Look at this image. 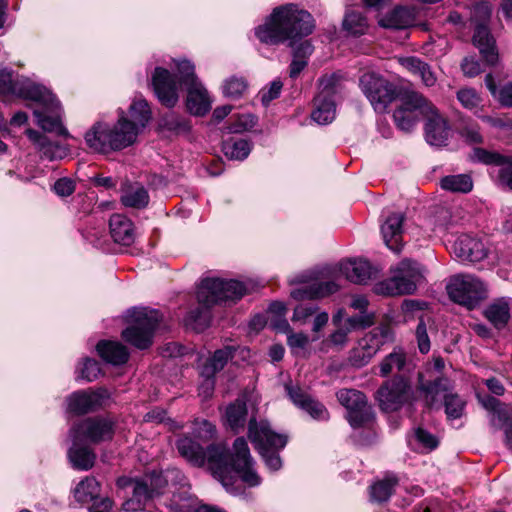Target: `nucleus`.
Masks as SVG:
<instances>
[{"mask_svg":"<svg viewBox=\"0 0 512 512\" xmlns=\"http://www.w3.org/2000/svg\"><path fill=\"white\" fill-rule=\"evenodd\" d=\"M176 447L179 454L192 465L202 467L207 463L214 478L220 481L227 491L233 490L236 475L249 487L261 483L244 437L235 439L231 452L223 444H212L204 449L188 436L179 438Z\"/></svg>","mask_w":512,"mask_h":512,"instance_id":"nucleus-1","label":"nucleus"},{"mask_svg":"<svg viewBox=\"0 0 512 512\" xmlns=\"http://www.w3.org/2000/svg\"><path fill=\"white\" fill-rule=\"evenodd\" d=\"M129 120L120 111L117 123L110 127L106 123H95L86 133L85 141L89 148L99 153H109L132 145L140 132L151 119V110L145 99H135L129 107Z\"/></svg>","mask_w":512,"mask_h":512,"instance_id":"nucleus-2","label":"nucleus"},{"mask_svg":"<svg viewBox=\"0 0 512 512\" xmlns=\"http://www.w3.org/2000/svg\"><path fill=\"white\" fill-rule=\"evenodd\" d=\"M314 29L312 15L294 4H286L273 10L263 25L255 29V36L267 45H279L310 35Z\"/></svg>","mask_w":512,"mask_h":512,"instance_id":"nucleus-3","label":"nucleus"},{"mask_svg":"<svg viewBox=\"0 0 512 512\" xmlns=\"http://www.w3.org/2000/svg\"><path fill=\"white\" fill-rule=\"evenodd\" d=\"M251 288L250 282L221 278L203 279L197 289L199 307L189 312L187 324L198 332L203 331L211 322L210 307L220 302L239 300Z\"/></svg>","mask_w":512,"mask_h":512,"instance_id":"nucleus-4","label":"nucleus"},{"mask_svg":"<svg viewBox=\"0 0 512 512\" xmlns=\"http://www.w3.org/2000/svg\"><path fill=\"white\" fill-rule=\"evenodd\" d=\"M492 5L482 1V66H491L485 75V85L490 94L503 107L512 108V81L499 86L506 75L503 71L495 38L490 34Z\"/></svg>","mask_w":512,"mask_h":512,"instance_id":"nucleus-5","label":"nucleus"},{"mask_svg":"<svg viewBox=\"0 0 512 512\" xmlns=\"http://www.w3.org/2000/svg\"><path fill=\"white\" fill-rule=\"evenodd\" d=\"M248 438L269 469L276 471L281 468L282 461L278 451L286 446L287 435L276 433L268 421L263 419L258 421L253 415L248 421Z\"/></svg>","mask_w":512,"mask_h":512,"instance_id":"nucleus-6","label":"nucleus"},{"mask_svg":"<svg viewBox=\"0 0 512 512\" xmlns=\"http://www.w3.org/2000/svg\"><path fill=\"white\" fill-rule=\"evenodd\" d=\"M128 317L131 323L122 331V338L138 349H147L152 344V338L162 320V314L158 310L142 307L129 310Z\"/></svg>","mask_w":512,"mask_h":512,"instance_id":"nucleus-7","label":"nucleus"},{"mask_svg":"<svg viewBox=\"0 0 512 512\" xmlns=\"http://www.w3.org/2000/svg\"><path fill=\"white\" fill-rule=\"evenodd\" d=\"M451 381L445 377H439L433 381L422 383L420 390L424 393L427 406L434 408L444 400L445 413L449 419H458L462 416L465 402L457 395L450 392Z\"/></svg>","mask_w":512,"mask_h":512,"instance_id":"nucleus-8","label":"nucleus"},{"mask_svg":"<svg viewBox=\"0 0 512 512\" xmlns=\"http://www.w3.org/2000/svg\"><path fill=\"white\" fill-rule=\"evenodd\" d=\"M413 388L408 377L396 375L384 381L376 392V400L384 412H395L413 399Z\"/></svg>","mask_w":512,"mask_h":512,"instance_id":"nucleus-9","label":"nucleus"},{"mask_svg":"<svg viewBox=\"0 0 512 512\" xmlns=\"http://www.w3.org/2000/svg\"><path fill=\"white\" fill-rule=\"evenodd\" d=\"M359 87L374 110L384 112L398 94L394 84L375 72H365L359 78Z\"/></svg>","mask_w":512,"mask_h":512,"instance_id":"nucleus-10","label":"nucleus"},{"mask_svg":"<svg viewBox=\"0 0 512 512\" xmlns=\"http://www.w3.org/2000/svg\"><path fill=\"white\" fill-rule=\"evenodd\" d=\"M422 275L418 264L410 260L400 262L397 274L377 285V292L385 295L412 294L417 288Z\"/></svg>","mask_w":512,"mask_h":512,"instance_id":"nucleus-11","label":"nucleus"},{"mask_svg":"<svg viewBox=\"0 0 512 512\" xmlns=\"http://www.w3.org/2000/svg\"><path fill=\"white\" fill-rule=\"evenodd\" d=\"M392 330L387 325L373 328L359 339L350 351L349 361L355 367L365 366L386 343L392 341Z\"/></svg>","mask_w":512,"mask_h":512,"instance_id":"nucleus-12","label":"nucleus"},{"mask_svg":"<svg viewBox=\"0 0 512 512\" xmlns=\"http://www.w3.org/2000/svg\"><path fill=\"white\" fill-rule=\"evenodd\" d=\"M446 291L451 301L468 310H473L480 304V281L476 276H451L446 284Z\"/></svg>","mask_w":512,"mask_h":512,"instance_id":"nucleus-13","label":"nucleus"},{"mask_svg":"<svg viewBox=\"0 0 512 512\" xmlns=\"http://www.w3.org/2000/svg\"><path fill=\"white\" fill-rule=\"evenodd\" d=\"M120 486L128 485L132 488V497L123 504L126 511H138L145 503L160 495L161 490L166 486L167 480L161 475L152 476L145 480H129L128 483L118 481Z\"/></svg>","mask_w":512,"mask_h":512,"instance_id":"nucleus-14","label":"nucleus"},{"mask_svg":"<svg viewBox=\"0 0 512 512\" xmlns=\"http://www.w3.org/2000/svg\"><path fill=\"white\" fill-rule=\"evenodd\" d=\"M428 105L430 101L422 94L414 91L406 93L401 99V105L393 113L396 126L404 132H410L417 124L419 114L425 116Z\"/></svg>","mask_w":512,"mask_h":512,"instance_id":"nucleus-15","label":"nucleus"},{"mask_svg":"<svg viewBox=\"0 0 512 512\" xmlns=\"http://www.w3.org/2000/svg\"><path fill=\"white\" fill-rule=\"evenodd\" d=\"M339 403L347 410V420L354 428L360 427L373 418L371 406L365 394L355 389H341L336 393Z\"/></svg>","mask_w":512,"mask_h":512,"instance_id":"nucleus-16","label":"nucleus"},{"mask_svg":"<svg viewBox=\"0 0 512 512\" xmlns=\"http://www.w3.org/2000/svg\"><path fill=\"white\" fill-rule=\"evenodd\" d=\"M71 434L76 441L98 444L112 439L114 423L102 417L86 418L73 426Z\"/></svg>","mask_w":512,"mask_h":512,"instance_id":"nucleus-17","label":"nucleus"},{"mask_svg":"<svg viewBox=\"0 0 512 512\" xmlns=\"http://www.w3.org/2000/svg\"><path fill=\"white\" fill-rule=\"evenodd\" d=\"M154 92L160 103L167 108H173L178 100V84L174 75L167 69L156 67L152 75Z\"/></svg>","mask_w":512,"mask_h":512,"instance_id":"nucleus-18","label":"nucleus"},{"mask_svg":"<svg viewBox=\"0 0 512 512\" xmlns=\"http://www.w3.org/2000/svg\"><path fill=\"white\" fill-rule=\"evenodd\" d=\"M427 122L425 125L426 140L430 145L443 146L446 145L450 136V126L447 120L439 113L438 109L430 102L426 106Z\"/></svg>","mask_w":512,"mask_h":512,"instance_id":"nucleus-19","label":"nucleus"},{"mask_svg":"<svg viewBox=\"0 0 512 512\" xmlns=\"http://www.w3.org/2000/svg\"><path fill=\"white\" fill-rule=\"evenodd\" d=\"M285 391L295 406L307 412L314 419H328L329 413L324 405L299 386L287 383L285 384Z\"/></svg>","mask_w":512,"mask_h":512,"instance_id":"nucleus-20","label":"nucleus"},{"mask_svg":"<svg viewBox=\"0 0 512 512\" xmlns=\"http://www.w3.org/2000/svg\"><path fill=\"white\" fill-rule=\"evenodd\" d=\"M15 95L26 100L37 102L43 108L52 111L59 106V101L47 88L28 79L20 80Z\"/></svg>","mask_w":512,"mask_h":512,"instance_id":"nucleus-21","label":"nucleus"},{"mask_svg":"<svg viewBox=\"0 0 512 512\" xmlns=\"http://www.w3.org/2000/svg\"><path fill=\"white\" fill-rule=\"evenodd\" d=\"M25 134L42 158L54 161L63 159L68 154V149L65 146L58 142H52L45 134L37 130L29 128L25 131Z\"/></svg>","mask_w":512,"mask_h":512,"instance_id":"nucleus-22","label":"nucleus"},{"mask_svg":"<svg viewBox=\"0 0 512 512\" xmlns=\"http://www.w3.org/2000/svg\"><path fill=\"white\" fill-rule=\"evenodd\" d=\"M33 115L36 118V124L45 132L56 133L65 138L71 137L66 127L62 124V108L59 104L54 111L46 108L34 109Z\"/></svg>","mask_w":512,"mask_h":512,"instance_id":"nucleus-23","label":"nucleus"},{"mask_svg":"<svg viewBox=\"0 0 512 512\" xmlns=\"http://www.w3.org/2000/svg\"><path fill=\"white\" fill-rule=\"evenodd\" d=\"M211 103L209 93L200 81L187 86L186 106L192 115L204 116L210 111Z\"/></svg>","mask_w":512,"mask_h":512,"instance_id":"nucleus-24","label":"nucleus"},{"mask_svg":"<svg viewBox=\"0 0 512 512\" xmlns=\"http://www.w3.org/2000/svg\"><path fill=\"white\" fill-rule=\"evenodd\" d=\"M404 215L392 213L381 226V233L386 246L394 252L402 248V224Z\"/></svg>","mask_w":512,"mask_h":512,"instance_id":"nucleus-25","label":"nucleus"},{"mask_svg":"<svg viewBox=\"0 0 512 512\" xmlns=\"http://www.w3.org/2000/svg\"><path fill=\"white\" fill-rule=\"evenodd\" d=\"M338 289L339 285L334 280L315 281L292 290L291 297L295 300L318 299L329 296Z\"/></svg>","mask_w":512,"mask_h":512,"instance_id":"nucleus-26","label":"nucleus"},{"mask_svg":"<svg viewBox=\"0 0 512 512\" xmlns=\"http://www.w3.org/2000/svg\"><path fill=\"white\" fill-rule=\"evenodd\" d=\"M149 199L148 191L139 183L125 182L121 187L120 201L125 207L143 209Z\"/></svg>","mask_w":512,"mask_h":512,"instance_id":"nucleus-27","label":"nucleus"},{"mask_svg":"<svg viewBox=\"0 0 512 512\" xmlns=\"http://www.w3.org/2000/svg\"><path fill=\"white\" fill-rule=\"evenodd\" d=\"M341 271L346 279L356 284H365L374 274L373 268L367 260L354 259L341 264Z\"/></svg>","mask_w":512,"mask_h":512,"instance_id":"nucleus-28","label":"nucleus"},{"mask_svg":"<svg viewBox=\"0 0 512 512\" xmlns=\"http://www.w3.org/2000/svg\"><path fill=\"white\" fill-rule=\"evenodd\" d=\"M111 237L116 243L131 245L134 242L133 223L121 214H114L109 220Z\"/></svg>","mask_w":512,"mask_h":512,"instance_id":"nucleus-29","label":"nucleus"},{"mask_svg":"<svg viewBox=\"0 0 512 512\" xmlns=\"http://www.w3.org/2000/svg\"><path fill=\"white\" fill-rule=\"evenodd\" d=\"M67 403L70 412L77 415L86 414L101 404V396L97 393L77 391L68 397Z\"/></svg>","mask_w":512,"mask_h":512,"instance_id":"nucleus-30","label":"nucleus"},{"mask_svg":"<svg viewBox=\"0 0 512 512\" xmlns=\"http://www.w3.org/2000/svg\"><path fill=\"white\" fill-rule=\"evenodd\" d=\"M96 349L100 357L112 365L124 364L129 358L127 348L117 341L101 340Z\"/></svg>","mask_w":512,"mask_h":512,"instance_id":"nucleus-31","label":"nucleus"},{"mask_svg":"<svg viewBox=\"0 0 512 512\" xmlns=\"http://www.w3.org/2000/svg\"><path fill=\"white\" fill-rule=\"evenodd\" d=\"M479 242L469 235L459 236L453 244L455 256L464 263H477L480 260Z\"/></svg>","mask_w":512,"mask_h":512,"instance_id":"nucleus-32","label":"nucleus"},{"mask_svg":"<svg viewBox=\"0 0 512 512\" xmlns=\"http://www.w3.org/2000/svg\"><path fill=\"white\" fill-rule=\"evenodd\" d=\"M482 164L499 166L500 182L512 189V158L482 149Z\"/></svg>","mask_w":512,"mask_h":512,"instance_id":"nucleus-33","label":"nucleus"},{"mask_svg":"<svg viewBox=\"0 0 512 512\" xmlns=\"http://www.w3.org/2000/svg\"><path fill=\"white\" fill-rule=\"evenodd\" d=\"M82 442L73 437V446L69 449L68 456L74 468L89 470L94 465L96 455L91 448L82 446Z\"/></svg>","mask_w":512,"mask_h":512,"instance_id":"nucleus-34","label":"nucleus"},{"mask_svg":"<svg viewBox=\"0 0 512 512\" xmlns=\"http://www.w3.org/2000/svg\"><path fill=\"white\" fill-rule=\"evenodd\" d=\"M234 347L226 346L214 352L202 367L201 375L208 380L212 378L217 372L221 371L227 362L234 356Z\"/></svg>","mask_w":512,"mask_h":512,"instance_id":"nucleus-35","label":"nucleus"},{"mask_svg":"<svg viewBox=\"0 0 512 512\" xmlns=\"http://www.w3.org/2000/svg\"><path fill=\"white\" fill-rule=\"evenodd\" d=\"M248 410L244 400L237 399L226 408V422L230 429L238 434L243 431L247 421Z\"/></svg>","mask_w":512,"mask_h":512,"instance_id":"nucleus-36","label":"nucleus"},{"mask_svg":"<svg viewBox=\"0 0 512 512\" xmlns=\"http://www.w3.org/2000/svg\"><path fill=\"white\" fill-rule=\"evenodd\" d=\"M345 77L341 72L324 74L318 79L319 93L328 99H334V96L340 94L344 89Z\"/></svg>","mask_w":512,"mask_h":512,"instance_id":"nucleus-37","label":"nucleus"},{"mask_svg":"<svg viewBox=\"0 0 512 512\" xmlns=\"http://www.w3.org/2000/svg\"><path fill=\"white\" fill-rule=\"evenodd\" d=\"M484 314L494 327H505L510 319L508 301L505 298L497 299L487 307Z\"/></svg>","mask_w":512,"mask_h":512,"instance_id":"nucleus-38","label":"nucleus"},{"mask_svg":"<svg viewBox=\"0 0 512 512\" xmlns=\"http://www.w3.org/2000/svg\"><path fill=\"white\" fill-rule=\"evenodd\" d=\"M401 65L415 75L420 76L423 84L427 87L434 86L436 76L431 67L417 57H406L401 59Z\"/></svg>","mask_w":512,"mask_h":512,"instance_id":"nucleus-39","label":"nucleus"},{"mask_svg":"<svg viewBox=\"0 0 512 512\" xmlns=\"http://www.w3.org/2000/svg\"><path fill=\"white\" fill-rule=\"evenodd\" d=\"M314 102L315 109L311 114L312 119L322 125L332 122L336 114L335 100L317 95Z\"/></svg>","mask_w":512,"mask_h":512,"instance_id":"nucleus-40","label":"nucleus"},{"mask_svg":"<svg viewBox=\"0 0 512 512\" xmlns=\"http://www.w3.org/2000/svg\"><path fill=\"white\" fill-rule=\"evenodd\" d=\"M474 186L469 174L447 175L440 179V187L451 193H469Z\"/></svg>","mask_w":512,"mask_h":512,"instance_id":"nucleus-41","label":"nucleus"},{"mask_svg":"<svg viewBox=\"0 0 512 512\" xmlns=\"http://www.w3.org/2000/svg\"><path fill=\"white\" fill-rule=\"evenodd\" d=\"M252 144L246 139L229 138L222 142V151L230 160L242 161L251 152Z\"/></svg>","mask_w":512,"mask_h":512,"instance_id":"nucleus-42","label":"nucleus"},{"mask_svg":"<svg viewBox=\"0 0 512 512\" xmlns=\"http://www.w3.org/2000/svg\"><path fill=\"white\" fill-rule=\"evenodd\" d=\"M100 483L94 477H86L74 489V497L80 503H88L100 494Z\"/></svg>","mask_w":512,"mask_h":512,"instance_id":"nucleus-43","label":"nucleus"},{"mask_svg":"<svg viewBox=\"0 0 512 512\" xmlns=\"http://www.w3.org/2000/svg\"><path fill=\"white\" fill-rule=\"evenodd\" d=\"M412 22L413 16L410 10L405 7H397L379 23L385 28L403 29L410 26Z\"/></svg>","mask_w":512,"mask_h":512,"instance_id":"nucleus-44","label":"nucleus"},{"mask_svg":"<svg viewBox=\"0 0 512 512\" xmlns=\"http://www.w3.org/2000/svg\"><path fill=\"white\" fill-rule=\"evenodd\" d=\"M397 483L398 479L396 477H388L375 482L370 487L371 500L378 503L387 501L391 497Z\"/></svg>","mask_w":512,"mask_h":512,"instance_id":"nucleus-45","label":"nucleus"},{"mask_svg":"<svg viewBox=\"0 0 512 512\" xmlns=\"http://www.w3.org/2000/svg\"><path fill=\"white\" fill-rule=\"evenodd\" d=\"M406 363L405 354L401 350H394L380 363V375L387 376L394 370L401 371Z\"/></svg>","mask_w":512,"mask_h":512,"instance_id":"nucleus-46","label":"nucleus"},{"mask_svg":"<svg viewBox=\"0 0 512 512\" xmlns=\"http://www.w3.org/2000/svg\"><path fill=\"white\" fill-rule=\"evenodd\" d=\"M247 89V80L244 77L237 76L228 78L222 87L224 96L232 99H238L242 97Z\"/></svg>","mask_w":512,"mask_h":512,"instance_id":"nucleus-47","label":"nucleus"},{"mask_svg":"<svg viewBox=\"0 0 512 512\" xmlns=\"http://www.w3.org/2000/svg\"><path fill=\"white\" fill-rule=\"evenodd\" d=\"M343 28L352 35H362L367 28L366 18L355 11L347 12L343 20Z\"/></svg>","mask_w":512,"mask_h":512,"instance_id":"nucleus-48","label":"nucleus"},{"mask_svg":"<svg viewBox=\"0 0 512 512\" xmlns=\"http://www.w3.org/2000/svg\"><path fill=\"white\" fill-rule=\"evenodd\" d=\"M162 126L177 134H186L191 129V123L187 118L174 113H169L162 119Z\"/></svg>","mask_w":512,"mask_h":512,"instance_id":"nucleus-49","label":"nucleus"},{"mask_svg":"<svg viewBox=\"0 0 512 512\" xmlns=\"http://www.w3.org/2000/svg\"><path fill=\"white\" fill-rule=\"evenodd\" d=\"M457 99L463 108L477 114L480 96L473 88H462L457 92Z\"/></svg>","mask_w":512,"mask_h":512,"instance_id":"nucleus-50","label":"nucleus"},{"mask_svg":"<svg viewBox=\"0 0 512 512\" xmlns=\"http://www.w3.org/2000/svg\"><path fill=\"white\" fill-rule=\"evenodd\" d=\"M300 52L304 54H310L312 52V46L309 42H304L300 45L294 54V58L290 64L289 74L291 78H296L307 66V61L304 57L300 56Z\"/></svg>","mask_w":512,"mask_h":512,"instance_id":"nucleus-51","label":"nucleus"},{"mask_svg":"<svg viewBox=\"0 0 512 512\" xmlns=\"http://www.w3.org/2000/svg\"><path fill=\"white\" fill-rule=\"evenodd\" d=\"M168 507L171 512H195L198 505L196 500L186 495H173L170 499Z\"/></svg>","mask_w":512,"mask_h":512,"instance_id":"nucleus-52","label":"nucleus"},{"mask_svg":"<svg viewBox=\"0 0 512 512\" xmlns=\"http://www.w3.org/2000/svg\"><path fill=\"white\" fill-rule=\"evenodd\" d=\"M193 435L203 442L212 440L216 435V427L208 420H195L193 423Z\"/></svg>","mask_w":512,"mask_h":512,"instance_id":"nucleus-53","label":"nucleus"},{"mask_svg":"<svg viewBox=\"0 0 512 512\" xmlns=\"http://www.w3.org/2000/svg\"><path fill=\"white\" fill-rule=\"evenodd\" d=\"M101 373L99 363L91 358H85L82 367L78 369L77 379H83L92 382L98 378Z\"/></svg>","mask_w":512,"mask_h":512,"instance_id":"nucleus-54","label":"nucleus"},{"mask_svg":"<svg viewBox=\"0 0 512 512\" xmlns=\"http://www.w3.org/2000/svg\"><path fill=\"white\" fill-rule=\"evenodd\" d=\"M21 79H14L12 71L0 70V94L15 95Z\"/></svg>","mask_w":512,"mask_h":512,"instance_id":"nucleus-55","label":"nucleus"},{"mask_svg":"<svg viewBox=\"0 0 512 512\" xmlns=\"http://www.w3.org/2000/svg\"><path fill=\"white\" fill-rule=\"evenodd\" d=\"M176 67L182 84L189 86L192 85L194 81H199L195 75V67L190 61H178Z\"/></svg>","mask_w":512,"mask_h":512,"instance_id":"nucleus-56","label":"nucleus"},{"mask_svg":"<svg viewBox=\"0 0 512 512\" xmlns=\"http://www.w3.org/2000/svg\"><path fill=\"white\" fill-rule=\"evenodd\" d=\"M318 310V306L314 303H300L294 308L292 321L304 324Z\"/></svg>","mask_w":512,"mask_h":512,"instance_id":"nucleus-57","label":"nucleus"},{"mask_svg":"<svg viewBox=\"0 0 512 512\" xmlns=\"http://www.w3.org/2000/svg\"><path fill=\"white\" fill-rule=\"evenodd\" d=\"M414 438L421 445L422 449L427 451L435 449L439 443L433 434L421 427L415 430Z\"/></svg>","mask_w":512,"mask_h":512,"instance_id":"nucleus-58","label":"nucleus"},{"mask_svg":"<svg viewBox=\"0 0 512 512\" xmlns=\"http://www.w3.org/2000/svg\"><path fill=\"white\" fill-rule=\"evenodd\" d=\"M415 335H416L419 351L422 354L428 353L430 351V347H431L430 339L428 336L426 323L422 318L419 320V323L416 327Z\"/></svg>","mask_w":512,"mask_h":512,"instance_id":"nucleus-59","label":"nucleus"},{"mask_svg":"<svg viewBox=\"0 0 512 512\" xmlns=\"http://www.w3.org/2000/svg\"><path fill=\"white\" fill-rule=\"evenodd\" d=\"M309 342V337L302 332L294 333L293 331H291L287 335V344L290 347L293 354H297L298 350L305 349L308 346Z\"/></svg>","mask_w":512,"mask_h":512,"instance_id":"nucleus-60","label":"nucleus"},{"mask_svg":"<svg viewBox=\"0 0 512 512\" xmlns=\"http://www.w3.org/2000/svg\"><path fill=\"white\" fill-rule=\"evenodd\" d=\"M256 119L251 114L241 115L238 119L227 127L228 133H241L252 128Z\"/></svg>","mask_w":512,"mask_h":512,"instance_id":"nucleus-61","label":"nucleus"},{"mask_svg":"<svg viewBox=\"0 0 512 512\" xmlns=\"http://www.w3.org/2000/svg\"><path fill=\"white\" fill-rule=\"evenodd\" d=\"M349 329L337 327V329L323 341V344L332 345L337 349H342L348 342Z\"/></svg>","mask_w":512,"mask_h":512,"instance_id":"nucleus-62","label":"nucleus"},{"mask_svg":"<svg viewBox=\"0 0 512 512\" xmlns=\"http://www.w3.org/2000/svg\"><path fill=\"white\" fill-rule=\"evenodd\" d=\"M373 324V319L368 315H357L346 319L344 328L349 329V333L359 328H365Z\"/></svg>","mask_w":512,"mask_h":512,"instance_id":"nucleus-63","label":"nucleus"},{"mask_svg":"<svg viewBox=\"0 0 512 512\" xmlns=\"http://www.w3.org/2000/svg\"><path fill=\"white\" fill-rule=\"evenodd\" d=\"M283 84L279 80H275L271 83L267 90L261 92V102L264 106H268L271 101L280 96Z\"/></svg>","mask_w":512,"mask_h":512,"instance_id":"nucleus-64","label":"nucleus"}]
</instances>
